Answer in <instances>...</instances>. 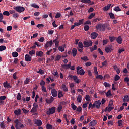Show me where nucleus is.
<instances>
[{
	"instance_id": "f704fd0d",
	"label": "nucleus",
	"mask_w": 129,
	"mask_h": 129,
	"mask_svg": "<svg viewBox=\"0 0 129 129\" xmlns=\"http://www.w3.org/2000/svg\"><path fill=\"white\" fill-rule=\"evenodd\" d=\"M12 56L14 57V58H16V57H18L19 56V53L18 52L14 51L12 53Z\"/></svg>"
},
{
	"instance_id": "4c0bfd02",
	"label": "nucleus",
	"mask_w": 129,
	"mask_h": 129,
	"mask_svg": "<svg viewBox=\"0 0 129 129\" xmlns=\"http://www.w3.org/2000/svg\"><path fill=\"white\" fill-rule=\"evenodd\" d=\"M6 47L5 45L0 46V52H3V51L6 50Z\"/></svg>"
},
{
	"instance_id": "0eeeda50",
	"label": "nucleus",
	"mask_w": 129,
	"mask_h": 129,
	"mask_svg": "<svg viewBox=\"0 0 129 129\" xmlns=\"http://www.w3.org/2000/svg\"><path fill=\"white\" fill-rule=\"evenodd\" d=\"M14 123H15V128L20 129L21 122L19 121V119H16L15 121H14Z\"/></svg>"
},
{
	"instance_id": "2f4dec72",
	"label": "nucleus",
	"mask_w": 129,
	"mask_h": 129,
	"mask_svg": "<svg viewBox=\"0 0 129 129\" xmlns=\"http://www.w3.org/2000/svg\"><path fill=\"white\" fill-rule=\"evenodd\" d=\"M29 55H30V56H33V55H35V54H36V50H32L31 51H30L29 52Z\"/></svg>"
},
{
	"instance_id": "72a5a7b5",
	"label": "nucleus",
	"mask_w": 129,
	"mask_h": 129,
	"mask_svg": "<svg viewBox=\"0 0 129 129\" xmlns=\"http://www.w3.org/2000/svg\"><path fill=\"white\" fill-rule=\"evenodd\" d=\"M63 96H64V95L62 93V91L59 90L58 91V98H61V97H63Z\"/></svg>"
},
{
	"instance_id": "052dcab7",
	"label": "nucleus",
	"mask_w": 129,
	"mask_h": 129,
	"mask_svg": "<svg viewBox=\"0 0 129 129\" xmlns=\"http://www.w3.org/2000/svg\"><path fill=\"white\" fill-rule=\"evenodd\" d=\"M84 29L85 30V31H86V32H87V31H88V30H89V26L88 25H85L84 27Z\"/></svg>"
},
{
	"instance_id": "6ab92c4d",
	"label": "nucleus",
	"mask_w": 129,
	"mask_h": 129,
	"mask_svg": "<svg viewBox=\"0 0 129 129\" xmlns=\"http://www.w3.org/2000/svg\"><path fill=\"white\" fill-rule=\"evenodd\" d=\"M110 7H111V4H109L106 6H105L103 8L104 11H107L110 9Z\"/></svg>"
},
{
	"instance_id": "39448f33",
	"label": "nucleus",
	"mask_w": 129,
	"mask_h": 129,
	"mask_svg": "<svg viewBox=\"0 0 129 129\" xmlns=\"http://www.w3.org/2000/svg\"><path fill=\"white\" fill-rule=\"evenodd\" d=\"M52 45H53V40H50V41H47L46 43V44L44 47L45 49H48V48H51Z\"/></svg>"
},
{
	"instance_id": "bf43d9fd",
	"label": "nucleus",
	"mask_w": 129,
	"mask_h": 129,
	"mask_svg": "<svg viewBox=\"0 0 129 129\" xmlns=\"http://www.w3.org/2000/svg\"><path fill=\"white\" fill-rule=\"evenodd\" d=\"M105 51L106 53H109V52H111V50L108 48V47H106L105 48Z\"/></svg>"
},
{
	"instance_id": "4be33fe9",
	"label": "nucleus",
	"mask_w": 129,
	"mask_h": 129,
	"mask_svg": "<svg viewBox=\"0 0 129 129\" xmlns=\"http://www.w3.org/2000/svg\"><path fill=\"white\" fill-rule=\"evenodd\" d=\"M116 41L118 44L122 43V38H121V36H119L116 39Z\"/></svg>"
},
{
	"instance_id": "9d476101",
	"label": "nucleus",
	"mask_w": 129,
	"mask_h": 129,
	"mask_svg": "<svg viewBox=\"0 0 129 129\" xmlns=\"http://www.w3.org/2000/svg\"><path fill=\"white\" fill-rule=\"evenodd\" d=\"M77 74L82 76V75H84V74H85V71H84V70L82 69L79 71H77Z\"/></svg>"
},
{
	"instance_id": "423d86ee",
	"label": "nucleus",
	"mask_w": 129,
	"mask_h": 129,
	"mask_svg": "<svg viewBox=\"0 0 129 129\" xmlns=\"http://www.w3.org/2000/svg\"><path fill=\"white\" fill-rule=\"evenodd\" d=\"M61 66L63 69L68 70V69H70V67H71V62H69L68 64H62Z\"/></svg>"
},
{
	"instance_id": "13d9d810",
	"label": "nucleus",
	"mask_w": 129,
	"mask_h": 129,
	"mask_svg": "<svg viewBox=\"0 0 129 129\" xmlns=\"http://www.w3.org/2000/svg\"><path fill=\"white\" fill-rule=\"evenodd\" d=\"M29 83H30V79L27 78L25 81H24V83L25 84H29Z\"/></svg>"
},
{
	"instance_id": "774afa93",
	"label": "nucleus",
	"mask_w": 129,
	"mask_h": 129,
	"mask_svg": "<svg viewBox=\"0 0 129 129\" xmlns=\"http://www.w3.org/2000/svg\"><path fill=\"white\" fill-rule=\"evenodd\" d=\"M125 82H126V83H128L129 82V78L128 77H125L124 79Z\"/></svg>"
},
{
	"instance_id": "bb28decb",
	"label": "nucleus",
	"mask_w": 129,
	"mask_h": 129,
	"mask_svg": "<svg viewBox=\"0 0 129 129\" xmlns=\"http://www.w3.org/2000/svg\"><path fill=\"white\" fill-rule=\"evenodd\" d=\"M14 113L16 115H20V114H21V109H18V110H15L14 111Z\"/></svg>"
},
{
	"instance_id": "338daca9",
	"label": "nucleus",
	"mask_w": 129,
	"mask_h": 129,
	"mask_svg": "<svg viewBox=\"0 0 129 129\" xmlns=\"http://www.w3.org/2000/svg\"><path fill=\"white\" fill-rule=\"evenodd\" d=\"M20 15L18 14V13H16L13 14V18H18Z\"/></svg>"
},
{
	"instance_id": "58836bf2",
	"label": "nucleus",
	"mask_w": 129,
	"mask_h": 129,
	"mask_svg": "<svg viewBox=\"0 0 129 129\" xmlns=\"http://www.w3.org/2000/svg\"><path fill=\"white\" fill-rule=\"evenodd\" d=\"M17 100H21V99H22V95H21V93H18V95L17 96Z\"/></svg>"
},
{
	"instance_id": "a211bd4d",
	"label": "nucleus",
	"mask_w": 129,
	"mask_h": 129,
	"mask_svg": "<svg viewBox=\"0 0 129 129\" xmlns=\"http://www.w3.org/2000/svg\"><path fill=\"white\" fill-rule=\"evenodd\" d=\"M35 124H37L38 126H41V125H42V121L39 119H38L35 121Z\"/></svg>"
},
{
	"instance_id": "c756f323",
	"label": "nucleus",
	"mask_w": 129,
	"mask_h": 129,
	"mask_svg": "<svg viewBox=\"0 0 129 129\" xmlns=\"http://www.w3.org/2000/svg\"><path fill=\"white\" fill-rule=\"evenodd\" d=\"M100 31L101 32H104V31H105V25L102 24V25L101 26V29Z\"/></svg>"
},
{
	"instance_id": "49530a36",
	"label": "nucleus",
	"mask_w": 129,
	"mask_h": 129,
	"mask_svg": "<svg viewBox=\"0 0 129 129\" xmlns=\"http://www.w3.org/2000/svg\"><path fill=\"white\" fill-rule=\"evenodd\" d=\"M3 15H4V16H10V12L9 11H4L3 13Z\"/></svg>"
},
{
	"instance_id": "f8f14e48",
	"label": "nucleus",
	"mask_w": 129,
	"mask_h": 129,
	"mask_svg": "<svg viewBox=\"0 0 129 129\" xmlns=\"http://www.w3.org/2000/svg\"><path fill=\"white\" fill-rule=\"evenodd\" d=\"M54 99H55V98H54V97H51V98L49 99H46L45 101H46V103L50 104V103H52V102L54 101Z\"/></svg>"
},
{
	"instance_id": "ddd939ff",
	"label": "nucleus",
	"mask_w": 129,
	"mask_h": 129,
	"mask_svg": "<svg viewBox=\"0 0 129 129\" xmlns=\"http://www.w3.org/2000/svg\"><path fill=\"white\" fill-rule=\"evenodd\" d=\"M25 60L26 62H31L32 61V57L29 54H26L25 56Z\"/></svg>"
},
{
	"instance_id": "4468645a",
	"label": "nucleus",
	"mask_w": 129,
	"mask_h": 129,
	"mask_svg": "<svg viewBox=\"0 0 129 129\" xmlns=\"http://www.w3.org/2000/svg\"><path fill=\"white\" fill-rule=\"evenodd\" d=\"M4 87L5 88H12V86L10 85L9 83H8V81H6V82H4L3 83Z\"/></svg>"
},
{
	"instance_id": "ea45409f",
	"label": "nucleus",
	"mask_w": 129,
	"mask_h": 129,
	"mask_svg": "<svg viewBox=\"0 0 129 129\" xmlns=\"http://www.w3.org/2000/svg\"><path fill=\"white\" fill-rule=\"evenodd\" d=\"M109 15L110 19H115V16H114V14L112 13H109Z\"/></svg>"
},
{
	"instance_id": "a878e982",
	"label": "nucleus",
	"mask_w": 129,
	"mask_h": 129,
	"mask_svg": "<svg viewBox=\"0 0 129 129\" xmlns=\"http://www.w3.org/2000/svg\"><path fill=\"white\" fill-rule=\"evenodd\" d=\"M0 127L2 129H6V125L5 124V122H4V121L1 122L0 123Z\"/></svg>"
},
{
	"instance_id": "20e7f679",
	"label": "nucleus",
	"mask_w": 129,
	"mask_h": 129,
	"mask_svg": "<svg viewBox=\"0 0 129 129\" xmlns=\"http://www.w3.org/2000/svg\"><path fill=\"white\" fill-rule=\"evenodd\" d=\"M83 44L85 48H88V47H91V46H92L93 42L91 40L89 41H84Z\"/></svg>"
},
{
	"instance_id": "603ef678",
	"label": "nucleus",
	"mask_w": 129,
	"mask_h": 129,
	"mask_svg": "<svg viewBox=\"0 0 129 129\" xmlns=\"http://www.w3.org/2000/svg\"><path fill=\"white\" fill-rule=\"evenodd\" d=\"M104 85L105 87H110V86H111V85H110V84L107 83V82H104Z\"/></svg>"
},
{
	"instance_id": "f257e3e1",
	"label": "nucleus",
	"mask_w": 129,
	"mask_h": 129,
	"mask_svg": "<svg viewBox=\"0 0 129 129\" xmlns=\"http://www.w3.org/2000/svg\"><path fill=\"white\" fill-rule=\"evenodd\" d=\"M101 105V101H100V100L96 101L94 102V103L92 105V108H94V107H96L97 109H98L100 107Z\"/></svg>"
},
{
	"instance_id": "dca6fc26",
	"label": "nucleus",
	"mask_w": 129,
	"mask_h": 129,
	"mask_svg": "<svg viewBox=\"0 0 129 129\" xmlns=\"http://www.w3.org/2000/svg\"><path fill=\"white\" fill-rule=\"evenodd\" d=\"M114 70H115L117 73V74H119L120 73V68H118L117 65H115L113 66Z\"/></svg>"
},
{
	"instance_id": "473e14b6",
	"label": "nucleus",
	"mask_w": 129,
	"mask_h": 129,
	"mask_svg": "<svg viewBox=\"0 0 129 129\" xmlns=\"http://www.w3.org/2000/svg\"><path fill=\"white\" fill-rule=\"evenodd\" d=\"M114 11H115V12H120V11H121V9H120L119 6H116L114 8Z\"/></svg>"
},
{
	"instance_id": "2eb2a0df",
	"label": "nucleus",
	"mask_w": 129,
	"mask_h": 129,
	"mask_svg": "<svg viewBox=\"0 0 129 129\" xmlns=\"http://www.w3.org/2000/svg\"><path fill=\"white\" fill-rule=\"evenodd\" d=\"M36 55L37 57H43V55H44V52L42 51H36Z\"/></svg>"
},
{
	"instance_id": "864d4df0",
	"label": "nucleus",
	"mask_w": 129,
	"mask_h": 129,
	"mask_svg": "<svg viewBox=\"0 0 129 129\" xmlns=\"http://www.w3.org/2000/svg\"><path fill=\"white\" fill-rule=\"evenodd\" d=\"M96 79H103V77L101 75H97L96 77Z\"/></svg>"
},
{
	"instance_id": "8fccbe9b",
	"label": "nucleus",
	"mask_w": 129,
	"mask_h": 129,
	"mask_svg": "<svg viewBox=\"0 0 129 129\" xmlns=\"http://www.w3.org/2000/svg\"><path fill=\"white\" fill-rule=\"evenodd\" d=\"M111 95H112V94H111L110 90H109L107 93H106V96L107 97L111 96Z\"/></svg>"
},
{
	"instance_id": "680f3d73",
	"label": "nucleus",
	"mask_w": 129,
	"mask_h": 129,
	"mask_svg": "<svg viewBox=\"0 0 129 129\" xmlns=\"http://www.w3.org/2000/svg\"><path fill=\"white\" fill-rule=\"evenodd\" d=\"M46 128H47V129H52L53 126L52 125L47 124L46 125Z\"/></svg>"
},
{
	"instance_id": "c9c22d12",
	"label": "nucleus",
	"mask_w": 129,
	"mask_h": 129,
	"mask_svg": "<svg viewBox=\"0 0 129 129\" xmlns=\"http://www.w3.org/2000/svg\"><path fill=\"white\" fill-rule=\"evenodd\" d=\"M77 99V101L81 102V101L82 100V96H81V95H79Z\"/></svg>"
},
{
	"instance_id": "a19ab883",
	"label": "nucleus",
	"mask_w": 129,
	"mask_h": 129,
	"mask_svg": "<svg viewBox=\"0 0 129 129\" xmlns=\"http://www.w3.org/2000/svg\"><path fill=\"white\" fill-rule=\"evenodd\" d=\"M62 58V56L60 55H57L55 57V61H60V59Z\"/></svg>"
},
{
	"instance_id": "412c9836",
	"label": "nucleus",
	"mask_w": 129,
	"mask_h": 129,
	"mask_svg": "<svg viewBox=\"0 0 129 129\" xmlns=\"http://www.w3.org/2000/svg\"><path fill=\"white\" fill-rule=\"evenodd\" d=\"M74 80L77 84H79V82H80V80L78 79V77H77V76H74Z\"/></svg>"
},
{
	"instance_id": "7c9ffc66",
	"label": "nucleus",
	"mask_w": 129,
	"mask_h": 129,
	"mask_svg": "<svg viewBox=\"0 0 129 129\" xmlns=\"http://www.w3.org/2000/svg\"><path fill=\"white\" fill-rule=\"evenodd\" d=\"M109 39L111 43L114 41V40H116V37L113 36H110Z\"/></svg>"
},
{
	"instance_id": "b1692460",
	"label": "nucleus",
	"mask_w": 129,
	"mask_h": 129,
	"mask_svg": "<svg viewBox=\"0 0 129 129\" xmlns=\"http://www.w3.org/2000/svg\"><path fill=\"white\" fill-rule=\"evenodd\" d=\"M62 88L65 92H67L68 91V88H67V86H66V85L65 84H62Z\"/></svg>"
},
{
	"instance_id": "e433bc0d",
	"label": "nucleus",
	"mask_w": 129,
	"mask_h": 129,
	"mask_svg": "<svg viewBox=\"0 0 129 129\" xmlns=\"http://www.w3.org/2000/svg\"><path fill=\"white\" fill-rule=\"evenodd\" d=\"M71 106L73 110H76V109H77V106L74 105V103H72L71 104Z\"/></svg>"
},
{
	"instance_id": "393cba45",
	"label": "nucleus",
	"mask_w": 129,
	"mask_h": 129,
	"mask_svg": "<svg viewBox=\"0 0 129 129\" xmlns=\"http://www.w3.org/2000/svg\"><path fill=\"white\" fill-rule=\"evenodd\" d=\"M123 102H129V96H128V95H126L124 97Z\"/></svg>"
},
{
	"instance_id": "5701e85b",
	"label": "nucleus",
	"mask_w": 129,
	"mask_h": 129,
	"mask_svg": "<svg viewBox=\"0 0 129 129\" xmlns=\"http://www.w3.org/2000/svg\"><path fill=\"white\" fill-rule=\"evenodd\" d=\"M58 50L60 52H64L65 51V45L58 47Z\"/></svg>"
},
{
	"instance_id": "1a4fd4ad",
	"label": "nucleus",
	"mask_w": 129,
	"mask_h": 129,
	"mask_svg": "<svg viewBox=\"0 0 129 129\" xmlns=\"http://www.w3.org/2000/svg\"><path fill=\"white\" fill-rule=\"evenodd\" d=\"M81 3H84V4H89L90 5H94V2L91 1V0H81Z\"/></svg>"
},
{
	"instance_id": "a18cd8bd",
	"label": "nucleus",
	"mask_w": 129,
	"mask_h": 129,
	"mask_svg": "<svg viewBox=\"0 0 129 129\" xmlns=\"http://www.w3.org/2000/svg\"><path fill=\"white\" fill-rule=\"evenodd\" d=\"M37 73H39V74H44V70H42V69H40L38 71L36 72Z\"/></svg>"
},
{
	"instance_id": "37998d69",
	"label": "nucleus",
	"mask_w": 129,
	"mask_h": 129,
	"mask_svg": "<svg viewBox=\"0 0 129 129\" xmlns=\"http://www.w3.org/2000/svg\"><path fill=\"white\" fill-rule=\"evenodd\" d=\"M119 79H120V76L118 75H116L114 78L115 81H117L118 80H119Z\"/></svg>"
},
{
	"instance_id": "0e129e2a",
	"label": "nucleus",
	"mask_w": 129,
	"mask_h": 129,
	"mask_svg": "<svg viewBox=\"0 0 129 129\" xmlns=\"http://www.w3.org/2000/svg\"><path fill=\"white\" fill-rule=\"evenodd\" d=\"M62 106L59 105L57 108L58 112H61V111L62 110Z\"/></svg>"
},
{
	"instance_id": "5fc2aeb1",
	"label": "nucleus",
	"mask_w": 129,
	"mask_h": 129,
	"mask_svg": "<svg viewBox=\"0 0 129 129\" xmlns=\"http://www.w3.org/2000/svg\"><path fill=\"white\" fill-rule=\"evenodd\" d=\"M122 122H123V121L122 120H119L117 122L118 126H121V125H122Z\"/></svg>"
},
{
	"instance_id": "f03ea898",
	"label": "nucleus",
	"mask_w": 129,
	"mask_h": 129,
	"mask_svg": "<svg viewBox=\"0 0 129 129\" xmlns=\"http://www.w3.org/2000/svg\"><path fill=\"white\" fill-rule=\"evenodd\" d=\"M55 111H56V107H52L46 111V114L47 115H51L52 114H54V113H55Z\"/></svg>"
},
{
	"instance_id": "f3484780",
	"label": "nucleus",
	"mask_w": 129,
	"mask_h": 129,
	"mask_svg": "<svg viewBox=\"0 0 129 129\" xmlns=\"http://www.w3.org/2000/svg\"><path fill=\"white\" fill-rule=\"evenodd\" d=\"M72 54L73 57H76V55L77 54V49L75 48H73L72 50Z\"/></svg>"
},
{
	"instance_id": "e2e57ef3",
	"label": "nucleus",
	"mask_w": 129,
	"mask_h": 129,
	"mask_svg": "<svg viewBox=\"0 0 129 129\" xmlns=\"http://www.w3.org/2000/svg\"><path fill=\"white\" fill-rule=\"evenodd\" d=\"M37 37H38V33H35L31 37V39H35V38H37Z\"/></svg>"
},
{
	"instance_id": "c03bdc74",
	"label": "nucleus",
	"mask_w": 129,
	"mask_h": 129,
	"mask_svg": "<svg viewBox=\"0 0 129 129\" xmlns=\"http://www.w3.org/2000/svg\"><path fill=\"white\" fill-rule=\"evenodd\" d=\"M102 24H98L96 26V28L97 30H100L101 28V26H102Z\"/></svg>"
},
{
	"instance_id": "9b49d317",
	"label": "nucleus",
	"mask_w": 129,
	"mask_h": 129,
	"mask_svg": "<svg viewBox=\"0 0 129 129\" xmlns=\"http://www.w3.org/2000/svg\"><path fill=\"white\" fill-rule=\"evenodd\" d=\"M98 36V34L95 32H92L91 34V38L93 39H96Z\"/></svg>"
},
{
	"instance_id": "6e6552de",
	"label": "nucleus",
	"mask_w": 129,
	"mask_h": 129,
	"mask_svg": "<svg viewBox=\"0 0 129 129\" xmlns=\"http://www.w3.org/2000/svg\"><path fill=\"white\" fill-rule=\"evenodd\" d=\"M51 94L53 97H57V96H58V92H57V90L55 89L51 90Z\"/></svg>"
},
{
	"instance_id": "3c124183",
	"label": "nucleus",
	"mask_w": 129,
	"mask_h": 129,
	"mask_svg": "<svg viewBox=\"0 0 129 129\" xmlns=\"http://www.w3.org/2000/svg\"><path fill=\"white\" fill-rule=\"evenodd\" d=\"M40 14H41V13H40V12H39V11L35 12L34 13V16L35 17H39V16H40Z\"/></svg>"
},
{
	"instance_id": "de8ad7c7",
	"label": "nucleus",
	"mask_w": 129,
	"mask_h": 129,
	"mask_svg": "<svg viewBox=\"0 0 129 129\" xmlns=\"http://www.w3.org/2000/svg\"><path fill=\"white\" fill-rule=\"evenodd\" d=\"M30 112L32 113H35V112H37V108L33 107L31 109Z\"/></svg>"
},
{
	"instance_id": "79ce46f5",
	"label": "nucleus",
	"mask_w": 129,
	"mask_h": 129,
	"mask_svg": "<svg viewBox=\"0 0 129 129\" xmlns=\"http://www.w3.org/2000/svg\"><path fill=\"white\" fill-rule=\"evenodd\" d=\"M78 47L79 48H80L81 49H83V43H82V42H79L78 43Z\"/></svg>"
},
{
	"instance_id": "09e8293b",
	"label": "nucleus",
	"mask_w": 129,
	"mask_h": 129,
	"mask_svg": "<svg viewBox=\"0 0 129 129\" xmlns=\"http://www.w3.org/2000/svg\"><path fill=\"white\" fill-rule=\"evenodd\" d=\"M94 16H95V13H92L89 15V16L88 17V19L91 20V19H92V18H93Z\"/></svg>"
},
{
	"instance_id": "7ed1b4c3",
	"label": "nucleus",
	"mask_w": 129,
	"mask_h": 129,
	"mask_svg": "<svg viewBox=\"0 0 129 129\" xmlns=\"http://www.w3.org/2000/svg\"><path fill=\"white\" fill-rule=\"evenodd\" d=\"M14 9L18 13H23V12L25 11V8L24 7H22L20 6H16L14 7Z\"/></svg>"
},
{
	"instance_id": "aec40b11",
	"label": "nucleus",
	"mask_w": 129,
	"mask_h": 129,
	"mask_svg": "<svg viewBox=\"0 0 129 129\" xmlns=\"http://www.w3.org/2000/svg\"><path fill=\"white\" fill-rule=\"evenodd\" d=\"M97 123V121L95 120H94L90 123V126H95Z\"/></svg>"
},
{
	"instance_id": "69168bd1",
	"label": "nucleus",
	"mask_w": 129,
	"mask_h": 129,
	"mask_svg": "<svg viewBox=\"0 0 129 129\" xmlns=\"http://www.w3.org/2000/svg\"><path fill=\"white\" fill-rule=\"evenodd\" d=\"M102 67L106 66L107 65V60H105L104 62H102Z\"/></svg>"
},
{
	"instance_id": "4d7b16f0",
	"label": "nucleus",
	"mask_w": 129,
	"mask_h": 129,
	"mask_svg": "<svg viewBox=\"0 0 129 129\" xmlns=\"http://www.w3.org/2000/svg\"><path fill=\"white\" fill-rule=\"evenodd\" d=\"M94 73L96 74V75H98V72L97 71V67H94Z\"/></svg>"
},
{
	"instance_id": "c85d7f7f",
	"label": "nucleus",
	"mask_w": 129,
	"mask_h": 129,
	"mask_svg": "<svg viewBox=\"0 0 129 129\" xmlns=\"http://www.w3.org/2000/svg\"><path fill=\"white\" fill-rule=\"evenodd\" d=\"M90 50L91 52H93V51H94V50H97V46L95 45L94 47H90Z\"/></svg>"
},
{
	"instance_id": "6e6d98bb",
	"label": "nucleus",
	"mask_w": 129,
	"mask_h": 129,
	"mask_svg": "<svg viewBox=\"0 0 129 129\" xmlns=\"http://www.w3.org/2000/svg\"><path fill=\"white\" fill-rule=\"evenodd\" d=\"M82 110V108H81V107L80 106H78L76 109V111L78 112H81Z\"/></svg>"
},
{
	"instance_id": "cd10ccee",
	"label": "nucleus",
	"mask_w": 129,
	"mask_h": 129,
	"mask_svg": "<svg viewBox=\"0 0 129 129\" xmlns=\"http://www.w3.org/2000/svg\"><path fill=\"white\" fill-rule=\"evenodd\" d=\"M31 7L35 8V9H39V8H40V7H39L38 5L36 4V3L31 4Z\"/></svg>"
}]
</instances>
